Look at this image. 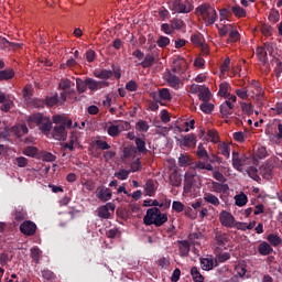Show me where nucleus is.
<instances>
[{
    "instance_id": "f257e3e1",
    "label": "nucleus",
    "mask_w": 282,
    "mask_h": 282,
    "mask_svg": "<svg viewBox=\"0 0 282 282\" xmlns=\"http://www.w3.org/2000/svg\"><path fill=\"white\" fill-rule=\"evenodd\" d=\"M195 14L197 17H200V19H203V21L207 28L209 25H215V22L217 21V19H219V15L217 14V10H215V7H213L208 2L199 4L195 9Z\"/></svg>"
},
{
    "instance_id": "f03ea898",
    "label": "nucleus",
    "mask_w": 282,
    "mask_h": 282,
    "mask_svg": "<svg viewBox=\"0 0 282 282\" xmlns=\"http://www.w3.org/2000/svg\"><path fill=\"white\" fill-rule=\"evenodd\" d=\"M28 122H30V124H36L40 131H42V133L45 135L50 134V131H52V120L50 117L44 116L41 112L29 116Z\"/></svg>"
},
{
    "instance_id": "7ed1b4c3",
    "label": "nucleus",
    "mask_w": 282,
    "mask_h": 282,
    "mask_svg": "<svg viewBox=\"0 0 282 282\" xmlns=\"http://www.w3.org/2000/svg\"><path fill=\"white\" fill-rule=\"evenodd\" d=\"M169 8L174 14H188L194 7L188 0H170Z\"/></svg>"
},
{
    "instance_id": "20e7f679",
    "label": "nucleus",
    "mask_w": 282,
    "mask_h": 282,
    "mask_svg": "<svg viewBox=\"0 0 282 282\" xmlns=\"http://www.w3.org/2000/svg\"><path fill=\"white\" fill-rule=\"evenodd\" d=\"M37 228L39 227L36 226V223L32 220H24L20 225V232H22V235H25V237H34V235H36Z\"/></svg>"
},
{
    "instance_id": "39448f33",
    "label": "nucleus",
    "mask_w": 282,
    "mask_h": 282,
    "mask_svg": "<svg viewBox=\"0 0 282 282\" xmlns=\"http://www.w3.org/2000/svg\"><path fill=\"white\" fill-rule=\"evenodd\" d=\"M219 221L225 228H235L236 219L235 216L228 210H221L219 214Z\"/></svg>"
},
{
    "instance_id": "423d86ee",
    "label": "nucleus",
    "mask_w": 282,
    "mask_h": 282,
    "mask_svg": "<svg viewBox=\"0 0 282 282\" xmlns=\"http://www.w3.org/2000/svg\"><path fill=\"white\" fill-rule=\"evenodd\" d=\"M188 67L186 59L182 56H177L173 59L172 72L174 74H184Z\"/></svg>"
},
{
    "instance_id": "0eeeda50",
    "label": "nucleus",
    "mask_w": 282,
    "mask_h": 282,
    "mask_svg": "<svg viewBox=\"0 0 282 282\" xmlns=\"http://www.w3.org/2000/svg\"><path fill=\"white\" fill-rule=\"evenodd\" d=\"M195 177H197V173L195 172H186L184 176V193H191L193 191V186H195Z\"/></svg>"
},
{
    "instance_id": "6e6552de",
    "label": "nucleus",
    "mask_w": 282,
    "mask_h": 282,
    "mask_svg": "<svg viewBox=\"0 0 282 282\" xmlns=\"http://www.w3.org/2000/svg\"><path fill=\"white\" fill-rule=\"evenodd\" d=\"M86 85L90 91H98V89H104V87H109V82L107 80H96L94 78H86Z\"/></svg>"
},
{
    "instance_id": "1a4fd4ad",
    "label": "nucleus",
    "mask_w": 282,
    "mask_h": 282,
    "mask_svg": "<svg viewBox=\"0 0 282 282\" xmlns=\"http://www.w3.org/2000/svg\"><path fill=\"white\" fill-rule=\"evenodd\" d=\"M181 147H186V149H191V147H195L197 144V135L195 133L189 134H181V139L178 140Z\"/></svg>"
},
{
    "instance_id": "9d476101",
    "label": "nucleus",
    "mask_w": 282,
    "mask_h": 282,
    "mask_svg": "<svg viewBox=\"0 0 282 282\" xmlns=\"http://www.w3.org/2000/svg\"><path fill=\"white\" fill-rule=\"evenodd\" d=\"M160 208L152 207L147 210L145 216L143 217V224L145 226H153L154 220L156 219L158 215H160Z\"/></svg>"
},
{
    "instance_id": "9b49d317",
    "label": "nucleus",
    "mask_w": 282,
    "mask_h": 282,
    "mask_svg": "<svg viewBox=\"0 0 282 282\" xmlns=\"http://www.w3.org/2000/svg\"><path fill=\"white\" fill-rule=\"evenodd\" d=\"M165 80L169 87H172V89H180L184 86V84H182V79H180V77L171 72H167V74L165 75Z\"/></svg>"
},
{
    "instance_id": "f8f14e48",
    "label": "nucleus",
    "mask_w": 282,
    "mask_h": 282,
    "mask_svg": "<svg viewBox=\"0 0 282 282\" xmlns=\"http://www.w3.org/2000/svg\"><path fill=\"white\" fill-rule=\"evenodd\" d=\"M52 135L54 140H59V142L65 141L67 140V129L63 124L55 126L53 128Z\"/></svg>"
},
{
    "instance_id": "ddd939ff",
    "label": "nucleus",
    "mask_w": 282,
    "mask_h": 282,
    "mask_svg": "<svg viewBox=\"0 0 282 282\" xmlns=\"http://www.w3.org/2000/svg\"><path fill=\"white\" fill-rule=\"evenodd\" d=\"M273 171L274 165H272L271 162H267L260 167V175H262L264 180H272V175H274Z\"/></svg>"
},
{
    "instance_id": "4468645a",
    "label": "nucleus",
    "mask_w": 282,
    "mask_h": 282,
    "mask_svg": "<svg viewBox=\"0 0 282 282\" xmlns=\"http://www.w3.org/2000/svg\"><path fill=\"white\" fill-rule=\"evenodd\" d=\"M58 104V94H55L54 96L46 97L45 100H36L35 106L36 107H54V105Z\"/></svg>"
},
{
    "instance_id": "2eb2a0df",
    "label": "nucleus",
    "mask_w": 282,
    "mask_h": 282,
    "mask_svg": "<svg viewBox=\"0 0 282 282\" xmlns=\"http://www.w3.org/2000/svg\"><path fill=\"white\" fill-rule=\"evenodd\" d=\"M235 109V104H232L230 100H226L220 105V113L223 118H228L229 116H232V110Z\"/></svg>"
},
{
    "instance_id": "dca6fc26",
    "label": "nucleus",
    "mask_w": 282,
    "mask_h": 282,
    "mask_svg": "<svg viewBox=\"0 0 282 282\" xmlns=\"http://www.w3.org/2000/svg\"><path fill=\"white\" fill-rule=\"evenodd\" d=\"M111 191L108 187H99L96 191V197L100 199V202H109L111 199Z\"/></svg>"
},
{
    "instance_id": "f3484780",
    "label": "nucleus",
    "mask_w": 282,
    "mask_h": 282,
    "mask_svg": "<svg viewBox=\"0 0 282 282\" xmlns=\"http://www.w3.org/2000/svg\"><path fill=\"white\" fill-rule=\"evenodd\" d=\"M215 241H216V246H218V248H224V246H226V243H228V234H226L224 231H216L215 232Z\"/></svg>"
},
{
    "instance_id": "a211bd4d",
    "label": "nucleus",
    "mask_w": 282,
    "mask_h": 282,
    "mask_svg": "<svg viewBox=\"0 0 282 282\" xmlns=\"http://www.w3.org/2000/svg\"><path fill=\"white\" fill-rule=\"evenodd\" d=\"M13 219L18 224H21V221H25L28 219V212L23 209V207L15 208L13 213Z\"/></svg>"
},
{
    "instance_id": "6ab92c4d",
    "label": "nucleus",
    "mask_w": 282,
    "mask_h": 282,
    "mask_svg": "<svg viewBox=\"0 0 282 282\" xmlns=\"http://www.w3.org/2000/svg\"><path fill=\"white\" fill-rule=\"evenodd\" d=\"M258 252L262 257H268V254H272V252H274V249L270 243H268L267 241H263L258 246Z\"/></svg>"
},
{
    "instance_id": "aec40b11",
    "label": "nucleus",
    "mask_w": 282,
    "mask_h": 282,
    "mask_svg": "<svg viewBox=\"0 0 282 282\" xmlns=\"http://www.w3.org/2000/svg\"><path fill=\"white\" fill-rule=\"evenodd\" d=\"M134 144H135V151L138 153H142L143 155H147V153H149V150H147V142L144 141V139L137 137L134 139Z\"/></svg>"
},
{
    "instance_id": "412c9836",
    "label": "nucleus",
    "mask_w": 282,
    "mask_h": 282,
    "mask_svg": "<svg viewBox=\"0 0 282 282\" xmlns=\"http://www.w3.org/2000/svg\"><path fill=\"white\" fill-rule=\"evenodd\" d=\"M178 252L180 257H188V252H191V243L188 240L178 241Z\"/></svg>"
},
{
    "instance_id": "4be33fe9",
    "label": "nucleus",
    "mask_w": 282,
    "mask_h": 282,
    "mask_svg": "<svg viewBox=\"0 0 282 282\" xmlns=\"http://www.w3.org/2000/svg\"><path fill=\"white\" fill-rule=\"evenodd\" d=\"M220 23L224 21H230L232 19V7L228 6L219 10Z\"/></svg>"
},
{
    "instance_id": "5701e85b",
    "label": "nucleus",
    "mask_w": 282,
    "mask_h": 282,
    "mask_svg": "<svg viewBox=\"0 0 282 282\" xmlns=\"http://www.w3.org/2000/svg\"><path fill=\"white\" fill-rule=\"evenodd\" d=\"M267 241H269L270 246H273V248H279L282 245V239L279 234H269Z\"/></svg>"
},
{
    "instance_id": "b1692460",
    "label": "nucleus",
    "mask_w": 282,
    "mask_h": 282,
    "mask_svg": "<svg viewBox=\"0 0 282 282\" xmlns=\"http://www.w3.org/2000/svg\"><path fill=\"white\" fill-rule=\"evenodd\" d=\"M256 55L258 57V61H260V63H263V65L268 63V51H265V47L258 46L256 50Z\"/></svg>"
},
{
    "instance_id": "393cba45",
    "label": "nucleus",
    "mask_w": 282,
    "mask_h": 282,
    "mask_svg": "<svg viewBox=\"0 0 282 282\" xmlns=\"http://www.w3.org/2000/svg\"><path fill=\"white\" fill-rule=\"evenodd\" d=\"M213 193H228L230 191V187L228 184L219 183V182H213L212 183Z\"/></svg>"
},
{
    "instance_id": "a878e982",
    "label": "nucleus",
    "mask_w": 282,
    "mask_h": 282,
    "mask_svg": "<svg viewBox=\"0 0 282 282\" xmlns=\"http://www.w3.org/2000/svg\"><path fill=\"white\" fill-rule=\"evenodd\" d=\"M251 86L256 91V100H263V96L265 93L263 91V87L261 86V84H259V82L257 80H252Z\"/></svg>"
},
{
    "instance_id": "bb28decb",
    "label": "nucleus",
    "mask_w": 282,
    "mask_h": 282,
    "mask_svg": "<svg viewBox=\"0 0 282 282\" xmlns=\"http://www.w3.org/2000/svg\"><path fill=\"white\" fill-rule=\"evenodd\" d=\"M203 199L206 202V204H212V206H219V204H221L219 198L213 193H205Z\"/></svg>"
},
{
    "instance_id": "cd10ccee",
    "label": "nucleus",
    "mask_w": 282,
    "mask_h": 282,
    "mask_svg": "<svg viewBox=\"0 0 282 282\" xmlns=\"http://www.w3.org/2000/svg\"><path fill=\"white\" fill-rule=\"evenodd\" d=\"M154 63H155V56H153V54L149 53L145 55V57L142 62L138 63V65H141V67L147 69L149 67H153Z\"/></svg>"
},
{
    "instance_id": "c85d7f7f",
    "label": "nucleus",
    "mask_w": 282,
    "mask_h": 282,
    "mask_svg": "<svg viewBox=\"0 0 282 282\" xmlns=\"http://www.w3.org/2000/svg\"><path fill=\"white\" fill-rule=\"evenodd\" d=\"M95 78H99L101 80H109L111 76H113V70H108V69H101V70H96L94 73Z\"/></svg>"
},
{
    "instance_id": "c756f323",
    "label": "nucleus",
    "mask_w": 282,
    "mask_h": 282,
    "mask_svg": "<svg viewBox=\"0 0 282 282\" xmlns=\"http://www.w3.org/2000/svg\"><path fill=\"white\" fill-rule=\"evenodd\" d=\"M170 184L171 186L180 187L182 186V175L177 173V171H174L170 174Z\"/></svg>"
},
{
    "instance_id": "7c9ffc66",
    "label": "nucleus",
    "mask_w": 282,
    "mask_h": 282,
    "mask_svg": "<svg viewBox=\"0 0 282 282\" xmlns=\"http://www.w3.org/2000/svg\"><path fill=\"white\" fill-rule=\"evenodd\" d=\"M231 14H234L236 19H245L247 12L246 9L241 8V6L235 4L231 7Z\"/></svg>"
},
{
    "instance_id": "2f4dec72",
    "label": "nucleus",
    "mask_w": 282,
    "mask_h": 282,
    "mask_svg": "<svg viewBox=\"0 0 282 282\" xmlns=\"http://www.w3.org/2000/svg\"><path fill=\"white\" fill-rule=\"evenodd\" d=\"M200 268L202 270H205V271L213 270V268H215V260H213V258H202Z\"/></svg>"
},
{
    "instance_id": "473e14b6",
    "label": "nucleus",
    "mask_w": 282,
    "mask_h": 282,
    "mask_svg": "<svg viewBox=\"0 0 282 282\" xmlns=\"http://www.w3.org/2000/svg\"><path fill=\"white\" fill-rule=\"evenodd\" d=\"M14 78V69L13 68H6L0 70V83L1 80H12Z\"/></svg>"
},
{
    "instance_id": "72a5a7b5",
    "label": "nucleus",
    "mask_w": 282,
    "mask_h": 282,
    "mask_svg": "<svg viewBox=\"0 0 282 282\" xmlns=\"http://www.w3.org/2000/svg\"><path fill=\"white\" fill-rule=\"evenodd\" d=\"M166 221H169V216L166 214H162V212H160L156 219L152 223V226L160 228V226H164V224H166Z\"/></svg>"
},
{
    "instance_id": "f704fd0d",
    "label": "nucleus",
    "mask_w": 282,
    "mask_h": 282,
    "mask_svg": "<svg viewBox=\"0 0 282 282\" xmlns=\"http://www.w3.org/2000/svg\"><path fill=\"white\" fill-rule=\"evenodd\" d=\"M219 36H228L232 30V24H224L223 26L216 25Z\"/></svg>"
},
{
    "instance_id": "c9c22d12",
    "label": "nucleus",
    "mask_w": 282,
    "mask_h": 282,
    "mask_svg": "<svg viewBox=\"0 0 282 282\" xmlns=\"http://www.w3.org/2000/svg\"><path fill=\"white\" fill-rule=\"evenodd\" d=\"M232 166L236 171H241V166H243V162L239 158V152H232Z\"/></svg>"
},
{
    "instance_id": "e433bc0d",
    "label": "nucleus",
    "mask_w": 282,
    "mask_h": 282,
    "mask_svg": "<svg viewBox=\"0 0 282 282\" xmlns=\"http://www.w3.org/2000/svg\"><path fill=\"white\" fill-rule=\"evenodd\" d=\"M191 276L194 282H204V275L199 272V269L197 267H193L191 269Z\"/></svg>"
},
{
    "instance_id": "4c0bfd02",
    "label": "nucleus",
    "mask_w": 282,
    "mask_h": 282,
    "mask_svg": "<svg viewBox=\"0 0 282 282\" xmlns=\"http://www.w3.org/2000/svg\"><path fill=\"white\" fill-rule=\"evenodd\" d=\"M41 254H42V251L39 247H33L31 249L32 261L35 262L36 264L41 263Z\"/></svg>"
},
{
    "instance_id": "58836bf2",
    "label": "nucleus",
    "mask_w": 282,
    "mask_h": 282,
    "mask_svg": "<svg viewBox=\"0 0 282 282\" xmlns=\"http://www.w3.org/2000/svg\"><path fill=\"white\" fill-rule=\"evenodd\" d=\"M199 109L203 111V113L210 115L213 111H215V105L210 104L209 101H205L200 104Z\"/></svg>"
},
{
    "instance_id": "ea45409f",
    "label": "nucleus",
    "mask_w": 282,
    "mask_h": 282,
    "mask_svg": "<svg viewBox=\"0 0 282 282\" xmlns=\"http://www.w3.org/2000/svg\"><path fill=\"white\" fill-rule=\"evenodd\" d=\"M196 155L199 160H209L208 151H206V148L202 143L197 148Z\"/></svg>"
},
{
    "instance_id": "a19ab883",
    "label": "nucleus",
    "mask_w": 282,
    "mask_h": 282,
    "mask_svg": "<svg viewBox=\"0 0 282 282\" xmlns=\"http://www.w3.org/2000/svg\"><path fill=\"white\" fill-rule=\"evenodd\" d=\"M236 206H246L248 204V196L245 193L235 196Z\"/></svg>"
},
{
    "instance_id": "79ce46f5",
    "label": "nucleus",
    "mask_w": 282,
    "mask_h": 282,
    "mask_svg": "<svg viewBox=\"0 0 282 282\" xmlns=\"http://www.w3.org/2000/svg\"><path fill=\"white\" fill-rule=\"evenodd\" d=\"M239 39H241V34H239V31L232 28L231 31H229V37L227 39V43H237Z\"/></svg>"
},
{
    "instance_id": "37998d69",
    "label": "nucleus",
    "mask_w": 282,
    "mask_h": 282,
    "mask_svg": "<svg viewBox=\"0 0 282 282\" xmlns=\"http://www.w3.org/2000/svg\"><path fill=\"white\" fill-rule=\"evenodd\" d=\"M76 87L78 94H85L87 91V79L76 78Z\"/></svg>"
},
{
    "instance_id": "c03bdc74",
    "label": "nucleus",
    "mask_w": 282,
    "mask_h": 282,
    "mask_svg": "<svg viewBox=\"0 0 282 282\" xmlns=\"http://www.w3.org/2000/svg\"><path fill=\"white\" fill-rule=\"evenodd\" d=\"M144 189L148 193L149 197H153V193H155V183L153 182V180L147 181Z\"/></svg>"
},
{
    "instance_id": "a18cd8bd",
    "label": "nucleus",
    "mask_w": 282,
    "mask_h": 282,
    "mask_svg": "<svg viewBox=\"0 0 282 282\" xmlns=\"http://www.w3.org/2000/svg\"><path fill=\"white\" fill-rule=\"evenodd\" d=\"M107 133L110 138H118L120 135V126L111 124L108 127Z\"/></svg>"
},
{
    "instance_id": "49530a36",
    "label": "nucleus",
    "mask_w": 282,
    "mask_h": 282,
    "mask_svg": "<svg viewBox=\"0 0 282 282\" xmlns=\"http://www.w3.org/2000/svg\"><path fill=\"white\" fill-rule=\"evenodd\" d=\"M247 174L249 175V177H251V180H254V182H261V177L258 174L257 167L250 166L247 170Z\"/></svg>"
},
{
    "instance_id": "de8ad7c7",
    "label": "nucleus",
    "mask_w": 282,
    "mask_h": 282,
    "mask_svg": "<svg viewBox=\"0 0 282 282\" xmlns=\"http://www.w3.org/2000/svg\"><path fill=\"white\" fill-rule=\"evenodd\" d=\"M36 153H39V149L36 147H26L23 150V155H28V158H34V155H36Z\"/></svg>"
},
{
    "instance_id": "09e8293b",
    "label": "nucleus",
    "mask_w": 282,
    "mask_h": 282,
    "mask_svg": "<svg viewBox=\"0 0 282 282\" xmlns=\"http://www.w3.org/2000/svg\"><path fill=\"white\" fill-rule=\"evenodd\" d=\"M159 98H161V100H171V90H169V88H161L159 90Z\"/></svg>"
},
{
    "instance_id": "8fccbe9b",
    "label": "nucleus",
    "mask_w": 282,
    "mask_h": 282,
    "mask_svg": "<svg viewBox=\"0 0 282 282\" xmlns=\"http://www.w3.org/2000/svg\"><path fill=\"white\" fill-rule=\"evenodd\" d=\"M171 24H172V28L174 31L182 30V28H184V25H185L184 20L177 19V18L172 19Z\"/></svg>"
},
{
    "instance_id": "3c124183",
    "label": "nucleus",
    "mask_w": 282,
    "mask_h": 282,
    "mask_svg": "<svg viewBox=\"0 0 282 282\" xmlns=\"http://www.w3.org/2000/svg\"><path fill=\"white\" fill-rule=\"evenodd\" d=\"M131 174V171L128 170H120L119 172L115 173V177H117V180H129V175Z\"/></svg>"
},
{
    "instance_id": "603ef678",
    "label": "nucleus",
    "mask_w": 282,
    "mask_h": 282,
    "mask_svg": "<svg viewBox=\"0 0 282 282\" xmlns=\"http://www.w3.org/2000/svg\"><path fill=\"white\" fill-rule=\"evenodd\" d=\"M280 19H281V14L279 13V10L272 9L269 14V21H271V23H279Z\"/></svg>"
},
{
    "instance_id": "864d4df0",
    "label": "nucleus",
    "mask_w": 282,
    "mask_h": 282,
    "mask_svg": "<svg viewBox=\"0 0 282 282\" xmlns=\"http://www.w3.org/2000/svg\"><path fill=\"white\" fill-rule=\"evenodd\" d=\"M135 128L138 131H142L143 133H147V131L150 129L149 123L144 120H139L135 124Z\"/></svg>"
},
{
    "instance_id": "5fc2aeb1",
    "label": "nucleus",
    "mask_w": 282,
    "mask_h": 282,
    "mask_svg": "<svg viewBox=\"0 0 282 282\" xmlns=\"http://www.w3.org/2000/svg\"><path fill=\"white\" fill-rule=\"evenodd\" d=\"M135 153H137L135 147H126L123 149V158L126 160H128V158H133V155H135Z\"/></svg>"
},
{
    "instance_id": "6e6d98bb",
    "label": "nucleus",
    "mask_w": 282,
    "mask_h": 282,
    "mask_svg": "<svg viewBox=\"0 0 282 282\" xmlns=\"http://www.w3.org/2000/svg\"><path fill=\"white\" fill-rule=\"evenodd\" d=\"M98 215L101 219H109V217H111V214L109 213V208L105 205L99 208Z\"/></svg>"
},
{
    "instance_id": "4d7b16f0",
    "label": "nucleus",
    "mask_w": 282,
    "mask_h": 282,
    "mask_svg": "<svg viewBox=\"0 0 282 282\" xmlns=\"http://www.w3.org/2000/svg\"><path fill=\"white\" fill-rule=\"evenodd\" d=\"M228 89H230V84L221 83L219 85V91H218L219 96H223L224 98H226L227 94H230L228 93Z\"/></svg>"
},
{
    "instance_id": "13d9d810",
    "label": "nucleus",
    "mask_w": 282,
    "mask_h": 282,
    "mask_svg": "<svg viewBox=\"0 0 282 282\" xmlns=\"http://www.w3.org/2000/svg\"><path fill=\"white\" fill-rule=\"evenodd\" d=\"M156 45L159 47H167V45H171V39L164 36V35H161L159 37V40L156 41Z\"/></svg>"
},
{
    "instance_id": "bf43d9fd",
    "label": "nucleus",
    "mask_w": 282,
    "mask_h": 282,
    "mask_svg": "<svg viewBox=\"0 0 282 282\" xmlns=\"http://www.w3.org/2000/svg\"><path fill=\"white\" fill-rule=\"evenodd\" d=\"M184 208L185 206L180 200H174L172 203V210H174V213H184Z\"/></svg>"
},
{
    "instance_id": "052dcab7",
    "label": "nucleus",
    "mask_w": 282,
    "mask_h": 282,
    "mask_svg": "<svg viewBox=\"0 0 282 282\" xmlns=\"http://www.w3.org/2000/svg\"><path fill=\"white\" fill-rule=\"evenodd\" d=\"M219 153L220 155H224L225 158H230V147L226 143H221L219 145Z\"/></svg>"
},
{
    "instance_id": "680f3d73",
    "label": "nucleus",
    "mask_w": 282,
    "mask_h": 282,
    "mask_svg": "<svg viewBox=\"0 0 282 282\" xmlns=\"http://www.w3.org/2000/svg\"><path fill=\"white\" fill-rule=\"evenodd\" d=\"M191 164V158L186 154H181L178 158V166H188Z\"/></svg>"
},
{
    "instance_id": "e2e57ef3",
    "label": "nucleus",
    "mask_w": 282,
    "mask_h": 282,
    "mask_svg": "<svg viewBox=\"0 0 282 282\" xmlns=\"http://www.w3.org/2000/svg\"><path fill=\"white\" fill-rule=\"evenodd\" d=\"M228 260H230V253H216V261H218V263H226Z\"/></svg>"
},
{
    "instance_id": "0e129e2a",
    "label": "nucleus",
    "mask_w": 282,
    "mask_h": 282,
    "mask_svg": "<svg viewBox=\"0 0 282 282\" xmlns=\"http://www.w3.org/2000/svg\"><path fill=\"white\" fill-rule=\"evenodd\" d=\"M171 17V13L166 10V8L162 7L159 9V19L160 21H166Z\"/></svg>"
},
{
    "instance_id": "69168bd1",
    "label": "nucleus",
    "mask_w": 282,
    "mask_h": 282,
    "mask_svg": "<svg viewBox=\"0 0 282 282\" xmlns=\"http://www.w3.org/2000/svg\"><path fill=\"white\" fill-rule=\"evenodd\" d=\"M198 98L202 102H210V90L207 88L205 91L199 93Z\"/></svg>"
},
{
    "instance_id": "338daca9",
    "label": "nucleus",
    "mask_w": 282,
    "mask_h": 282,
    "mask_svg": "<svg viewBox=\"0 0 282 282\" xmlns=\"http://www.w3.org/2000/svg\"><path fill=\"white\" fill-rule=\"evenodd\" d=\"M42 276L46 281H54V279H56V274H54V272L50 271L48 269H44L42 271Z\"/></svg>"
},
{
    "instance_id": "774afa93",
    "label": "nucleus",
    "mask_w": 282,
    "mask_h": 282,
    "mask_svg": "<svg viewBox=\"0 0 282 282\" xmlns=\"http://www.w3.org/2000/svg\"><path fill=\"white\" fill-rule=\"evenodd\" d=\"M161 32H164V34L171 35L173 34L175 31L173 29V24H169V23H163L161 25Z\"/></svg>"
}]
</instances>
